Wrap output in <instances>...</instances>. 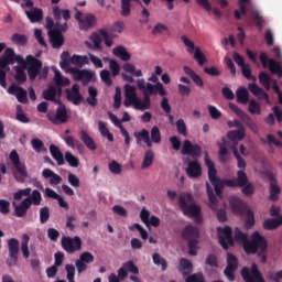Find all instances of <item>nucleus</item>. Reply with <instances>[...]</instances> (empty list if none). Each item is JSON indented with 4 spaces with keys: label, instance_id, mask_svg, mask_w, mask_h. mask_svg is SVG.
<instances>
[{
    "label": "nucleus",
    "instance_id": "nucleus-1",
    "mask_svg": "<svg viewBox=\"0 0 282 282\" xmlns=\"http://www.w3.org/2000/svg\"><path fill=\"white\" fill-rule=\"evenodd\" d=\"M204 160L208 169V180L214 186L218 197H221L224 186H228L229 188H242L241 193L245 197H252V195H254V185L248 182V175L243 170L237 172V180H221L217 176V167H215V162L210 160L208 152H205Z\"/></svg>",
    "mask_w": 282,
    "mask_h": 282
},
{
    "label": "nucleus",
    "instance_id": "nucleus-2",
    "mask_svg": "<svg viewBox=\"0 0 282 282\" xmlns=\"http://www.w3.org/2000/svg\"><path fill=\"white\" fill-rule=\"evenodd\" d=\"M18 63L20 66H14L13 69L15 72L14 79L19 85H23L28 80V75L25 74V69L28 68V63L23 58V56L17 54L14 48L8 47L6 48L3 55L0 57V85L6 89L8 87L7 76L8 72H10V65H14Z\"/></svg>",
    "mask_w": 282,
    "mask_h": 282
},
{
    "label": "nucleus",
    "instance_id": "nucleus-3",
    "mask_svg": "<svg viewBox=\"0 0 282 282\" xmlns=\"http://www.w3.org/2000/svg\"><path fill=\"white\" fill-rule=\"evenodd\" d=\"M53 17L55 20V29L48 31V41L53 50H61L65 45L63 32H67V22L72 19L69 10H61L58 6L53 7Z\"/></svg>",
    "mask_w": 282,
    "mask_h": 282
},
{
    "label": "nucleus",
    "instance_id": "nucleus-4",
    "mask_svg": "<svg viewBox=\"0 0 282 282\" xmlns=\"http://www.w3.org/2000/svg\"><path fill=\"white\" fill-rule=\"evenodd\" d=\"M181 153L182 155H191L194 160L187 163L186 173L188 177L194 180L202 177V164L197 161V158H202V147L199 144H193L191 140H185Z\"/></svg>",
    "mask_w": 282,
    "mask_h": 282
},
{
    "label": "nucleus",
    "instance_id": "nucleus-5",
    "mask_svg": "<svg viewBox=\"0 0 282 282\" xmlns=\"http://www.w3.org/2000/svg\"><path fill=\"white\" fill-rule=\"evenodd\" d=\"M137 87L139 91H142L143 94V101L140 99L141 104L139 105V111H147V109H151V96H155L158 94L166 96V90L162 83L153 85L151 83H147L144 78H139L137 79Z\"/></svg>",
    "mask_w": 282,
    "mask_h": 282
},
{
    "label": "nucleus",
    "instance_id": "nucleus-6",
    "mask_svg": "<svg viewBox=\"0 0 282 282\" xmlns=\"http://www.w3.org/2000/svg\"><path fill=\"white\" fill-rule=\"evenodd\" d=\"M194 197L193 194L191 193H186L183 195L178 196V206L183 213V215H185L186 217H193L195 224H202V221H204V217H202V207L194 202ZM189 202L192 204L188 205Z\"/></svg>",
    "mask_w": 282,
    "mask_h": 282
},
{
    "label": "nucleus",
    "instance_id": "nucleus-7",
    "mask_svg": "<svg viewBox=\"0 0 282 282\" xmlns=\"http://www.w3.org/2000/svg\"><path fill=\"white\" fill-rule=\"evenodd\" d=\"M183 241H187L188 254L197 257V246L199 245V229L193 225H187L182 231Z\"/></svg>",
    "mask_w": 282,
    "mask_h": 282
},
{
    "label": "nucleus",
    "instance_id": "nucleus-8",
    "mask_svg": "<svg viewBox=\"0 0 282 282\" xmlns=\"http://www.w3.org/2000/svg\"><path fill=\"white\" fill-rule=\"evenodd\" d=\"M246 254H257V252H268V239L261 236L259 231H254L251 241L247 245Z\"/></svg>",
    "mask_w": 282,
    "mask_h": 282
},
{
    "label": "nucleus",
    "instance_id": "nucleus-9",
    "mask_svg": "<svg viewBox=\"0 0 282 282\" xmlns=\"http://www.w3.org/2000/svg\"><path fill=\"white\" fill-rule=\"evenodd\" d=\"M74 80L80 82L84 87H87L89 83L96 82V72L89 69L69 68Z\"/></svg>",
    "mask_w": 282,
    "mask_h": 282
},
{
    "label": "nucleus",
    "instance_id": "nucleus-10",
    "mask_svg": "<svg viewBox=\"0 0 282 282\" xmlns=\"http://www.w3.org/2000/svg\"><path fill=\"white\" fill-rule=\"evenodd\" d=\"M229 109H231L234 113L240 118L243 124H246V127H248L253 133H259V126H257V122H254L248 113L241 110L238 105L229 104Z\"/></svg>",
    "mask_w": 282,
    "mask_h": 282
},
{
    "label": "nucleus",
    "instance_id": "nucleus-11",
    "mask_svg": "<svg viewBox=\"0 0 282 282\" xmlns=\"http://www.w3.org/2000/svg\"><path fill=\"white\" fill-rule=\"evenodd\" d=\"M62 248L65 250V252H67V254H74V252L82 250L83 240L78 236L74 238L64 236L62 238Z\"/></svg>",
    "mask_w": 282,
    "mask_h": 282
},
{
    "label": "nucleus",
    "instance_id": "nucleus-12",
    "mask_svg": "<svg viewBox=\"0 0 282 282\" xmlns=\"http://www.w3.org/2000/svg\"><path fill=\"white\" fill-rule=\"evenodd\" d=\"M47 120L52 124H65L69 120V115H67V107L65 105H59L56 109V113L48 112L46 115Z\"/></svg>",
    "mask_w": 282,
    "mask_h": 282
},
{
    "label": "nucleus",
    "instance_id": "nucleus-13",
    "mask_svg": "<svg viewBox=\"0 0 282 282\" xmlns=\"http://www.w3.org/2000/svg\"><path fill=\"white\" fill-rule=\"evenodd\" d=\"M26 65H29L28 74L30 80H36V76H39L41 74V69H43V62L32 55H28Z\"/></svg>",
    "mask_w": 282,
    "mask_h": 282
},
{
    "label": "nucleus",
    "instance_id": "nucleus-14",
    "mask_svg": "<svg viewBox=\"0 0 282 282\" xmlns=\"http://www.w3.org/2000/svg\"><path fill=\"white\" fill-rule=\"evenodd\" d=\"M8 250L10 259L6 260V263L9 268H14L19 263V240L11 238L8 240Z\"/></svg>",
    "mask_w": 282,
    "mask_h": 282
},
{
    "label": "nucleus",
    "instance_id": "nucleus-15",
    "mask_svg": "<svg viewBox=\"0 0 282 282\" xmlns=\"http://www.w3.org/2000/svg\"><path fill=\"white\" fill-rule=\"evenodd\" d=\"M217 231L219 232L218 239L221 248L228 250V246H235V239L232 238V228L226 226L225 228L218 227ZM221 232L225 235L221 236Z\"/></svg>",
    "mask_w": 282,
    "mask_h": 282
},
{
    "label": "nucleus",
    "instance_id": "nucleus-16",
    "mask_svg": "<svg viewBox=\"0 0 282 282\" xmlns=\"http://www.w3.org/2000/svg\"><path fill=\"white\" fill-rule=\"evenodd\" d=\"M260 62L262 63L263 67H268L271 74H278V76H282V66L281 63L276 62L275 59L269 58L265 52L260 53Z\"/></svg>",
    "mask_w": 282,
    "mask_h": 282
},
{
    "label": "nucleus",
    "instance_id": "nucleus-17",
    "mask_svg": "<svg viewBox=\"0 0 282 282\" xmlns=\"http://www.w3.org/2000/svg\"><path fill=\"white\" fill-rule=\"evenodd\" d=\"M122 67L126 74L123 73L121 76L126 83H135V79L133 78V76H135V78H141L142 69H135V65L131 63H124ZM127 74H130V75H127Z\"/></svg>",
    "mask_w": 282,
    "mask_h": 282
},
{
    "label": "nucleus",
    "instance_id": "nucleus-18",
    "mask_svg": "<svg viewBox=\"0 0 282 282\" xmlns=\"http://www.w3.org/2000/svg\"><path fill=\"white\" fill-rule=\"evenodd\" d=\"M94 254L89 251H85L79 256V259L76 260L75 265L78 274H83L87 270V264L94 263Z\"/></svg>",
    "mask_w": 282,
    "mask_h": 282
},
{
    "label": "nucleus",
    "instance_id": "nucleus-19",
    "mask_svg": "<svg viewBox=\"0 0 282 282\" xmlns=\"http://www.w3.org/2000/svg\"><path fill=\"white\" fill-rule=\"evenodd\" d=\"M239 268V260L232 253L227 254V267L225 269V275L229 281H235V272Z\"/></svg>",
    "mask_w": 282,
    "mask_h": 282
},
{
    "label": "nucleus",
    "instance_id": "nucleus-20",
    "mask_svg": "<svg viewBox=\"0 0 282 282\" xmlns=\"http://www.w3.org/2000/svg\"><path fill=\"white\" fill-rule=\"evenodd\" d=\"M140 219L147 228H158L160 226V218L158 216H151V212L149 209L143 208L140 212Z\"/></svg>",
    "mask_w": 282,
    "mask_h": 282
},
{
    "label": "nucleus",
    "instance_id": "nucleus-21",
    "mask_svg": "<svg viewBox=\"0 0 282 282\" xmlns=\"http://www.w3.org/2000/svg\"><path fill=\"white\" fill-rule=\"evenodd\" d=\"M63 88L59 86L50 85L46 90L43 91L42 96L44 100H48L50 102H55L58 105V100L56 96H62Z\"/></svg>",
    "mask_w": 282,
    "mask_h": 282
},
{
    "label": "nucleus",
    "instance_id": "nucleus-22",
    "mask_svg": "<svg viewBox=\"0 0 282 282\" xmlns=\"http://www.w3.org/2000/svg\"><path fill=\"white\" fill-rule=\"evenodd\" d=\"M8 94L11 96L17 97V100L20 101L22 105H26L28 102V90L23 89L21 86H17V84H12L8 88Z\"/></svg>",
    "mask_w": 282,
    "mask_h": 282
},
{
    "label": "nucleus",
    "instance_id": "nucleus-23",
    "mask_svg": "<svg viewBox=\"0 0 282 282\" xmlns=\"http://www.w3.org/2000/svg\"><path fill=\"white\" fill-rule=\"evenodd\" d=\"M230 206L236 215H246L248 210V205L246 204V202H243V199L239 197H232L230 199Z\"/></svg>",
    "mask_w": 282,
    "mask_h": 282
},
{
    "label": "nucleus",
    "instance_id": "nucleus-24",
    "mask_svg": "<svg viewBox=\"0 0 282 282\" xmlns=\"http://www.w3.org/2000/svg\"><path fill=\"white\" fill-rule=\"evenodd\" d=\"M249 91H251L253 96H257L259 100H265L267 105H270V95H268V93L257 84H249Z\"/></svg>",
    "mask_w": 282,
    "mask_h": 282
},
{
    "label": "nucleus",
    "instance_id": "nucleus-25",
    "mask_svg": "<svg viewBox=\"0 0 282 282\" xmlns=\"http://www.w3.org/2000/svg\"><path fill=\"white\" fill-rule=\"evenodd\" d=\"M15 217H25L30 210V199H23L19 205L13 203Z\"/></svg>",
    "mask_w": 282,
    "mask_h": 282
},
{
    "label": "nucleus",
    "instance_id": "nucleus-26",
    "mask_svg": "<svg viewBox=\"0 0 282 282\" xmlns=\"http://www.w3.org/2000/svg\"><path fill=\"white\" fill-rule=\"evenodd\" d=\"M134 138L137 140V143L140 144V142H144L149 149L153 147V141H151V135L149 133V130L142 129L139 132H134Z\"/></svg>",
    "mask_w": 282,
    "mask_h": 282
},
{
    "label": "nucleus",
    "instance_id": "nucleus-27",
    "mask_svg": "<svg viewBox=\"0 0 282 282\" xmlns=\"http://www.w3.org/2000/svg\"><path fill=\"white\" fill-rule=\"evenodd\" d=\"M25 14L31 23L43 21V9L33 8L31 11H25Z\"/></svg>",
    "mask_w": 282,
    "mask_h": 282
},
{
    "label": "nucleus",
    "instance_id": "nucleus-28",
    "mask_svg": "<svg viewBox=\"0 0 282 282\" xmlns=\"http://www.w3.org/2000/svg\"><path fill=\"white\" fill-rule=\"evenodd\" d=\"M227 138L235 144L234 147H237L246 138V130H231L227 133Z\"/></svg>",
    "mask_w": 282,
    "mask_h": 282
},
{
    "label": "nucleus",
    "instance_id": "nucleus-29",
    "mask_svg": "<svg viewBox=\"0 0 282 282\" xmlns=\"http://www.w3.org/2000/svg\"><path fill=\"white\" fill-rule=\"evenodd\" d=\"M79 135L82 142L85 144V147H87V149H89V151H96V149H98L96 142L91 137H89V133H87V131L82 130L79 132Z\"/></svg>",
    "mask_w": 282,
    "mask_h": 282
},
{
    "label": "nucleus",
    "instance_id": "nucleus-30",
    "mask_svg": "<svg viewBox=\"0 0 282 282\" xmlns=\"http://www.w3.org/2000/svg\"><path fill=\"white\" fill-rule=\"evenodd\" d=\"M279 195H281V187L276 184V178L272 176L270 178V199L271 202H278Z\"/></svg>",
    "mask_w": 282,
    "mask_h": 282
},
{
    "label": "nucleus",
    "instance_id": "nucleus-31",
    "mask_svg": "<svg viewBox=\"0 0 282 282\" xmlns=\"http://www.w3.org/2000/svg\"><path fill=\"white\" fill-rule=\"evenodd\" d=\"M50 153L52 158L55 159L58 166H63V164H65V158L63 156V152H61V149L57 145L51 144Z\"/></svg>",
    "mask_w": 282,
    "mask_h": 282
},
{
    "label": "nucleus",
    "instance_id": "nucleus-32",
    "mask_svg": "<svg viewBox=\"0 0 282 282\" xmlns=\"http://www.w3.org/2000/svg\"><path fill=\"white\" fill-rule=\"evenodd\" d=\"M258 78H259L260 85L265 89V91H270V89H272V82L274 79H272L270 74L265 72H260Z\"/></svg>",
    "mask_w": 282,
    "mask_h": 282
},
{
    "label": "nucleus",
    "instance_id": "nucleus-33",
    "mask_svg": "<svg viewBox=\"0 0 282 282\" xmlns=\"http://www.w3.org/2000/svg\"><path fill=\"white\" fill-rule=\"evenodd\" d=\"M113 56H117V58H120L121 61H124L126 63L128 61H131V53L127 52V48L122 45H119L112 50Z\"/></svg>",
    "mask_w": 282,
    "mask_h": 282
},
{
    "label": "nucleus",
    "instance_id": "nucleus-34",
    "mask_svg": "<svg viewBox=\"0 0 282 282\" xmlns=\"http://www.w3.org/2000/svg\"><path fill=\"white\" fill-rule=\"evenodd\" d=\"M69 63H72V57L69 56V52L64 51L61 55V63L59 67L67 74H69V69H75L76 67L69 66Z\"/></svg>",
    "mask_w": 282,
    "mask_h": 282
},
{
    "label": "nucleus",
    "instance_id": "nucleus-35",
    "mask_svg": "<svg viewBox=\"0 0 282 282\" xmlns=\"http://www.w3.org/2000/svg\"><path fill=\"white\" fill-rule=\"evenodd\" d=\"M129 276V272L127 271V269L124 268V264H122V267L120 269H118V275H116L115 273H111L108 276V282H120V281H124Z\"/></svg>",
    "mask_w": 282,
    "mask_h": 282
},
{
    "label": "nucleus",
    "instance_id": "nucleus-36",
    "mask_svg": "<svg viewBox=\"0 0 282 282\" xmlns=\"http://www.w3.org/2000/svg\"><path fill=\"white\" fill-rule=\"evenodd\" d=\"M235 240L238 242V243H242V248L246 252L247 250V247H248V243H250V239L248 238V234H243L241 231V229L239 228H236L235 229Z\"/></svg>",
    "mask_w": 282,
    "mask_h": 282
},
{
    "label": "nucleus",
    "instance_id": "nucleus-37",
    "mask_svg": "<svg viewBox=\"0 0 282 282\" xmlns=\"http://www.w3.org/2000/svg\"><path fill=\"white\" fill-rule=\"evenodd\" d=\"M236 98L237 101L240 102V105H248L250 101V94L248 93V89L246 87H240L236 91Z\"/></svg>",
    "mask_w": 282,
    "mask_h": 282
},
{
    "label": "nucleus",
    "instance_id": "nucleus-38",
    "mask_svg": "<svg viewBox=\"0 0 282 282\" xmlns=\"http://www.w3.org/2000/svg\"><path fill=\"white\" fill-rule=\"evenodd\" d=\"M88 98H86L87 105L96 107L98 105V88L94 86L88 87Z\"/></svg>",
    "mask_w": 282,
    "mask_h": 282
},
{
    "label": "nucleus",
    "instance_id": "nucleus-39",
    "mask_svg": "<svg viewBox=\"0 0 282 282\" xmlns=\"http://www.w3.org/2000/svg\"><path fill=\"white\" fill-rule=\"evenodd\" d=\"M280 226H282V216H279V218H268L263 223L264 230H276Z\"/></svg>",
    "mask_w": 282,
    "mask_h": 282
},
{
    "label": "nucleus",
    "instance_id": "nucleus-40",
    "mask_svg": "<svg viewBox=\"0 0 282 282\" xmlns=\"http://www.w3.org/2000/svg\"><path fill=\"white\" fill-rule=\"evenodd\" d=\"M206 191H207L210 208L213 210H217V204H219V200L217 199V196H215L213 186H210V183H208V182H206Z\"/></svg>",
    "mask_w": 282,
    "mask_h": 282
},
{
    "label": "nucleus",
    "instance_id": "nucleus-41",
    "mask_svg": "<svg viewBox=\"0 0 282 282\" xmlns=\"http://www.w3.org/2000/svg\"><path fill=\"white\" fill-rule=\"evenodd\" d=\"M184 73L192 78L193 83H195L197 87H204V80L199 75H197V73H195V70H193V68L184 66Z\"/></svg>",
    "mask_w": 282,
    "mask_h": 282
},
{
    "label": "nucleus",
    "instance_id": "nucleus-42",
    "mask_svg": "<svg viewBox=\"0 0 282 282\" xmlns=\"http://www.w3.org/2000/svg\"><path fill=\"white\" fill-rule=\"evenodd\" d=\"M96 25V15L87 14L79 23L82 30H89Z\"/></svg>",
    "mask_w": 282,
    "mask_h": 282
},
{
    "label": "nucleus",
    "instance_id": "nucleus-43",
    "mask_svg": "<svg viewBox=\"0 0 282 282\" xmlns=\"http://www.w3.org/2000/svg\"><path fill=\"white\" fill-rule=\"evenodd\" d=\"M70 63L76 65L77 67H85V65H89V57L87 55H76L74 54L70 57Z\"/></svg>",
    "mask_w": 282,
    "mask_h": 282
},
{
    "label": "nucleus",
    "instance_id": "nucleus-44",
    "mask_svg": "<svg viewBox=\"0 0 282 282\" xmlns=\"http://www.w3.org/2000/svg\"><path fill=\"white\" fill-rule=\"evenodd\" d=\"M30 236L28 234L22 235V241H21V252L24 257V259H30Z\"/></svg>",
    "mask_w": 282,
    "mask_h": 282
},
{
    "label": "nucleus",
    "instance_id": "nucleus-45",
    "mask_svg": "<svg viewBox=\"0 0 282 282\" xmlns=\"http://www.w3.org/2000/svg\"><path fill=\"white\" fill-rule=\"evenodd\" d=\"M180 265H181L180 272H182L184 276L193 272V262H191L188 259L182 258L180 260Z\"/></svg>",
    "mask_w": 282,
    "mask_h": 282
},
{
    "label": "nucleus",
    "instance_id": "nucleus-46",
    "mask_svg": "<svg viewBox=\"0 0 282 282\" xmlns=\"http://www.w3.org/2000/svg\"><path fill=\"white\" fill-rule=\"evenodd\" d=\"M24 199H29L30 202V207L32 206H41V202H43V197L41 196V192H39V189H34L32 192V195H30L29 197L24 198Z\"/></svg>",
    "mask_w": 282,
    "mask_h": 282
},
{
    "label": "nucleus",
    "instance_id": "nucleus-47",
    "mask_svg": "<svg viewBox=\"0 0 282 282\" xmlns=\"http://www.w3.org/2000/svg\"><path fill=\"white\" fill-rule=\"evenodd\" d=\"M251 17L258 30H263V25H265V20L261 17V13H259V11L257 10H253L251 11Z\"/></svg>",
    "mask_w": 282,
    "mask_h": 282
},
{
    "label": "nucleus",
    "instance_id": "nucleus-48",
    "mask_svg": "<svg viewBox=\"0 0 282 282\" xmlns=\"http://www.w3.org/2000/svg\"><path fill=\"white\" fill-rule=\"evenodd\" d=\"M152 260L154 265H161L162 272H166V268H169V262L160 253H153Z\"/></svg>",
    "mask_w": 282,
    "mask_h": 282
},
{
    "label": "nucleus",
    "instance_id": "nucleus-49",
    "mask_svg": "<svg viewBox=\"0 0 282 282\" xmlns=\"http://www.w3.org/2000/svg\"><path fill=\"white\" fill-rule=\"evenodd\" d=\"M98 127L102 138H107L109 142H113V134L109 132V128H107V123L99 121Z\"/></svg>",
    "mask_w": 282,
    "mask_h": 282
},
{
    "label": "nucleus",
    "instance_id": "nucleus-50",
    "mask_svg": "<svg viewBox=\"0 0 282 282\" xmlns=\"http://www.w3.org/2000/svg\"><path fill=\"white\" fill-rule=\"evenodd\" d=\"M66 98L68 102H72L73 105H80L83 100H85V97L83 94H75V93H66Z\"/></svg>",
    "mask_w": 282,
    "mask_h": 282
},
{
    "label": "nucleus",
    "instance_id": "nucleus-51",
    "mask_svg": "<svg viewBox=\"0 0 282 282\" xmlns=\"http://www.w3.org/2000/svg\"><path fill=\"white\" fill-rule=\"evenodd\" d=\"M248 111L251 116H261V105L257 100L250 99Z\"/></svg>",
    "mask_w": 282,
    "mask_h": 282
},
{
    "label": "nucleus",
    "instance_id": "nucleus-52",
    "mask_svg": "<svg viewBox=\"0 0 282 282\" xmlns=\"http://www.w3.org/2000/svg\"><path fill=\"white\" fill-rule=\"evenodd\" d=\"M131 105H133L134 109L140 111V105H141L140 98H138V97H124L123 106L129 108V107H131Z\"/></svg>",
    "mask_w": 282,
    "mask_h": 282
},
{
    "label": "nucleus",
    "instance_id": "nucleus-53",
    "mask_svg": "<svg viewBox=\"0 0 282 282\" xmlns=\"http://www.w3.org/2000/svg\"><path fill=\"white\" fill-rule=\"evenodd\" d=\"M64 158L66 162L69 164V166H72L73 169H78V166H80V161L77 156L72 154V152H66Z\"/></svg>",
    "mask_w": 282,
    "mask_h": 282
},
{
    "label": "nucleus",
    "instance_id": "nucleus-54",
    "mask_svg": "<svg viewBox=\"0 0 282 282\" xmlns=\"http://www.w3.org/2000/svg\"><path fill=\"white\" fill-rule=\"evenodd\" d=\"M175 127L180 135H183L184 138L188 135V128L186 127V122L184 121V119H178L175 123Z\"/></svg>",
    "mask_w": 282,
    "mask_h": 282
},
{
    "label": "nucleus",
    "instance_id": "nucleus-55",
    "mask_svg": "<svg viewBox=\"0 0 282 282\" xmlns=\"http://www.w3.org/2000/svg\"><path fill=\"white\" fill-rule=\"evenodd\" d=\"M150 135V140L152 143L154 142V144H160V142H162V133L160 132V128H158V126H154L151 129Z\"/></svg>",
    "mask_w": 282,
    "mask_h": 282
},
{
    "label": "nucleus",
    "instance_id": "nucleus-56",
    "mask_svg": "<svg viewBox=\"0 0 282 282\" xmlns=\"http://www.w3.org/2000/svg\"><path fill=\"white\" fill-rule=\"evenodd\" d=\"M98 34H100L101 39H104V43L106 47H112L113 46V39H111V35H109V32L105 29H99Z\"/></svg>",
    "mask_w": 282,
    "mask_h": 282
},
{
    "label": "nucleus",
    "instance_id": "nucleus-57",
    "mask_svg": "<svg viewBox=\"0 0 282 282\" xmlns=\"http://www.w3.org/2000/svg\"><path fill=\"white\" fill-rule=\"evenodd\" d=\"M231 151L234 153V158H236L237 160V166L238 169H242V171H245L247 164H246V160H243V158H241V155H239V150L237 149V147L232 145L231 147Z\"/></svg>",
    "mask_w": 282,
    "mask_h": 282
},
{
    "label": "nucleus",
    "instance_id": "nucleus-58",
    "mask_svg": "<svg viewBox=\"0 0 282 282\" xmlns=\"http://www.w3.org/2000/svg\"><path fill=\"white\" fill-rule=\"evenodd\" d=\"M11 41L14 45H28V36L21 34V33H15L11 36Z\"/></svg>",
    "mask_w": 282,
    "mask_h": 282
},
{
    "label": "nucleus",
    "instance_id": "nucleus-59",
    "mask_svg": "<svg viewBox=\"0 0 282 282\" xmlns=\"http://www.w3.org/2000/svg\"><path fill=\"white\" fill-rule=\"evenodd\" d=\"M153 158H154L153 151L148 150L144 154L141 169H149V166L153 164Z\"/></svg>",
    "mask_w": 282,
    "mask_h": 282
},
{
    "label": "nucleus",
    "instance_id": "nucleus-60",
    "mask_svg": "<svg viewBox=\"0 0 282 282\" xmlns=\"http://www.w3.org/2000/svg\"><path fill=\"white\" fill-rule=\"evenodd\" d=\"M93 43V50H102V37L98 33H93L89 37Z\"/></svg>",
    "mask_w": 282,
    "mask_h": 282
},
{
    "label": "nucleus",
    "instance_id": "nucleus-61",
    "mask_svg": "<svg viewBox=\"0 0 282 282\" xmlns=\"http://www.w3.org/2000/svg\"><path fill=\"white\" fill-rule=\"evenodd\" d=\"M251 274L257 282H265V279H263V275H261V271H259L257 263L251 264Z\"/></svg>",
    "mask_w": 282,
    "mask_h": 282
},
{
    "label": "nucleus",
    "instance_id": "nucleus-62",
    "mask_svg": "<svg viewBox=\"0 0 282 282\" xmlns=\"http://www.w3.org/2000/svg\"><path fill=\"white\" fill-rule=\"evenodd\" d=\"M50 221V207L45 206L40 209V224Z\"/></svg>",
    "mask_w": 282,
    "mask_h": 282
},
{
    "label": "nucleus",
    "instance_id": "nucleus-63",
    "mask_svg": "<svg viewBox=\"0 0 282 282\" xmlns=\"http://www.w3.org/2000/svg\"><path fill=\"white\" fill-rule=\"evenodd\" d=\"M241 276L246 282H257V279L254 278V275H252V273H250V269H248L247 267L242 268Z\"/></svg>",
    "mask_w": 282,
    "mask_h": 282
},
{
    "label": "nucleus",
    "instance_id": "nucleus-64",
    "mask_svg": "<svg viewBox=\"0 0 282 282\" xmlns=\"http://www.w3.org/2000/svg\"><path fill=\"white\" fill-rule=\"evenodd\" d=\"M185 282H206L204 280V274L202 273H194L192 275H188L185 280Z\"/></svg>",
    "mask_w": 282,
    "mask_h": 282
}]
</instances>
